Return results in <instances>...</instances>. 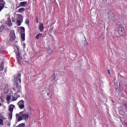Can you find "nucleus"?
<instances>
[{
	"label": "nucleus",
	"mask_w": 127,
	"mask_h": 127,
	"mask_svg": "<svg viewBox=\"0 0 127 127\" xmlns=\"http://www.w3.org/2000/svg\"><path fill=\"white\" fill-rule=\"evenodd\" d=\"M1 106H2V104H1V103L0 102V107H1Z\"/></svg>",
	"instance_id": "obj_33"
},
{
	"label": "nucleus",
	"mask_w": 127,
	"mask_h": 127,
	"mask_svg": "<svg viewBox=\"0 0 127 127\" xmlns=\"http://www.w3.org/2000/svg\"><path fill=\"white\" fill-rule=\"evenodd\" d=\"M21 38L22 41L25 40V33H21Z\"/></svg>",
	"instance_id": "obj_14"
},
{
	"label": "nucleus",
	"mask_w": 127,
	"mask_h": 127,
	"mask_svg": "<svg viewBox=\"0 0 127 127\" xmlns=\"http://www.w3.org/2000/svg\"><path fill=\"white\" fill-rule=\"evenodd\" d=\"M17 23L18 26L21 25V22L19 20H17Z\"/></svg>",
	"instance_id": "obj_20"
},
{
	"label": "nucleus",
	"mask_w": 127,
	"mask_h": 127,
	"mask_svg": "<svg viewBox=\"0 0 127 127\" xmlns=\"http://www.w3.org/2000/svg\"><path fill=\"white\" fill-rule=\"evenodd\" d=\"M25 45H26L25 44H23V46H24L25 47Z\"/></svg>",
	"instance_id": "obj_36"
},
{
	"label": "nucleus",
	"mask_w": 127,
	"mask_h": 127,
	"mask_svg": "<svg viewBox=\"0 0 127 127\" xmlns=\"http://www.w3.org/2000/svg\"><path fill=\"white\" fill-rule=\"evenodd\" d=\"M52 80L54 81V80H55L56 77H55V73H54L52 76Z\"/></svg>",
	"instance_id": "obj_21"
},
{
	"label": "nucleus",
	"mask_w": 127,
	"mask_h": 127,
	"mask_svg": "<svg viewBox=\"0 0 127 127\" xmlns=\"http://www.w3.org/2000/svg\"><path fill=\"white\" fill-rule=\"evenodd\" d=\"M111 15H112V17H114V13H111Z\"/></svg>",
	"instance_id": "obj_31"
},
{
	"label": "nucleus",
	"mask_w": 127,
	"mask_h": 127,
	"mask_svg": "<svg viewBox=\"0 0 127 127\" xmlns=\"http://www.w3.org/2000/svg\"><path fill=\"white\" fill-rule=\"evenodd\" d=\"M3 29V28L2 26L0 27V32H1Z\"/></svg>",
	"instance_id": "obj_27"
},
{
	"label": "nucleus",
	"mask_w": 127,
	"mask_h": 127,
	"mask_svg": "<svg viewBox=\"0 0 127 127\" xmlns=\"http://www.w3.org/2000/svg\"><path fill=\"white\" fill-rule=\"evenodd\" d=\"M0 125L3 126V120L2 119H0Z\"/></svg>",
	"instance_id": "obj_24"
},
{
	"label": "nucleus",
	"mask_w": 127,
	"mask_h": 127,
	"mask_svg": "<svg viewBox=\"0 0 127 127\" xmlns=\"http://www.w3.org/2000/svg\"><path fill=\"white\" fill-rule=\"evenodd\" d=\"M36 23H38V22H39V21H38V18H37L36 19Z\"/></svg>",
	"instance_id": "obj_29"
},
{
	"label": "nucleus",
	"mask_w": 127,
	"mask_h": 127,
	"mask_svg": "<svg viewBox=\"0 0 127 127\" xmlns=\"http://www.w3.org/2000/svg\"><path fill=\"white\" fill-rule=\"evenodd\" d=\"M124 106H125V108H126V109H127V104H125Z\"/></svg>",
	"instance_id": "obj_30"
},
{
	"label": "nucleus",
	"mask_w": 127,
	"mask_h": 127,
	"mask_svg": "<svg viewBox=\"0 0 127 127\" xmlns=\"http://www.w3.org/2000/svg\"><path fill=\"white\" fill-rule=\"evenodd\" d=\"M16 100H17V98H15V97H12V102H14V101H16Z\"/></svg>",
	"instance_id": "obj_22"
},
{
	"label": "nucleus",
	"mask_w": 127,
	"mask_h": 127,
	"mask_svg": "<svg viewBox=\"0 0 127 127\" xmlns=\"http://www.w3.org/2000/svg\"><path fill=\"white\" fill-rule=\"evenodd\" d=\"M42 36V33H38L35 37L36 39H39V37H41Z\"/></svg>",
	"instance_id": "obj_19"
},
{
	"label": "nucleus",
	"mask_w": 127,
	"mask_h": 127,
	"mask_svg": "<svg viewBox=\"0 0 127 127\" xmlns=\"http://www.w3.org/2000/svg\"><path fill=\"white\" fill-rule=\"evenodd\" d=\"M16 85L17 89V93H20V92H21V86H19L17 82H16Z\"/></svg>",
	"instance_id": "obj_9"
},
{
	"label": "nucleus",
	"mask_w": 127,
	"mask_h": 127,
	"mask_svg": "<svg viewBox=\"0 0 127 127\" xmlns=\"http://www.w3.org/2000/svg\"><path fill=\"white\" fill-rule=\"evenodd\" d=\"M39 28L40 32H42L43 31V29H44V27H43V23H41L39 26Z\"/></svg>",
	"instance_id": "obj_11"
},
{
	"label": "nucleus",
	"mask_w": 127,
	"mask_h": 127,
	"mask_svg": "<svg viewBox=\"0 0 127 127\" xmlns=\"http://www.w3.org/2000/svg\"><path fill=\"white\" fill-rule=\"evenodd\" d=\"M26 24L28 25L29 24V20L28 19L26 20Z\"/></svg>",
	"instance_id": "obj_26"
},
{
	"label": "nucleus",
	"mask_w": 127,
	"mask_h": 127,
	"mask_svg": "<svg viewBox=\"0 0 127 127\" xmlns=\"http://www.w3.org/2000/svg\"><path fill=\"white\" fill-rule=\"evenodd\" d=\"M29 115L27 114H23L22 115V117L23 118V120H27V119H28Z\"/></svg>",
	"instance_id": "obj_13"
},
{
	"label": "nucleus",
	"mask_w": 127,
	"mask_h": 127,
	"mask_svg": "<svg viewBox=\"0 0 127 127\" xmlns=\"http://www.w3.org/2000/svg\"><path fill=\"white\" fill-rule=\"evenodd\" d=\"M8 126H9V124H8Z\"/></svg>",
	"instance_id": "obj_40"
},
{
	"label": "nucleus",
	"mask_w": 127,
	"mask_h": 127,
	"mask_svg": "<svg viewBox=\"0 0 127 127\" xmlns=\"http://www.w3.org/2000/svg\"><path fill=\"white\" fill-rule=\"evenodd\" d=\"M3 65H4V62H2L0 65V71H3Z\"/></svg>",
	"instance_id": "obj_12"
},
{
	"label": "nucleus",
	"mask_w": 127,
	"mask_h": 127,
	"mask_svg": "<svg viewBox=\"0 0 127 127\" xmlns=\"http://www.w3.org/2000/svg\"><path fill=\"white\" fill-rule=\"evenodd\" d=\"M9 40L12 42L14 39H15V34H14V31H11L9 35Z\"/></svg>",
	"instance_id": "obj_1"
},
{
	"label": "nucleus",
	"mask_w": 127,
	"mask_h": 127,
	"mask_svg": "<svg viewBox=\"0 0 127 127\" xmlns=\"http://www.w3.org/2000/svg\"><path fill=\"white\" fill-rule=\"evenodd\" d=\"M7 21H8V26H11V25H12V23L11 22V20L10 19V18H9V17L8 18Z\"/></svg>",
	"instance_id": "obj_15"
},
{
	"label": "nucleus",
	"mask_w": 127,
	"mask_h": 127,
	"mask_svg": "<svg viewBox=\"0 0 127 127\" xmlns=\"http://www.w3.org/2000/svg\"><path fill=\"white\" fill-rule=\"evenodd\" d=\"M0 101L1 102V103H3L4 102V100L3 98H2V96H0Z\"/></svg>",
	"instance_id": "obj_25"
},
{
	"label": "nucleus",
	"mask_w": 127,
	"mask_h": 127,
	"mask_svg": "<svg viewBox=\"0 0 127 127\" xmlns=\"http://www.w3.org/2000/svg\"><path fill=\"white\" fill-rule=\"evenodd\" d=\"M17 122H20L21 121H22L23 120V118L21 116H19V114H16V118H17Z\"/></svg>",
	"instance_id": "obj_10"
},
{
	"label": "nucleus",
	"mask_w": 127,
	"mask_h": 127,
	"mask_svg": "<svg viewBox=\"0 0 127 127\" xmlns=\"http://www.w3.org/2000/svg\"><path fill=\"white\" fill-rule=\"evenodd\" d=\"M25 10V9L23 7L20 8L18 10V12L21 13V12H23Z\"/></svg>",
	"instance_id": "obj_18"
},
{
	"label": "nucleus",
	"mask_w": 127,
	"mask_h": 127,
	"mask_svg": "<svg viewBox=\"0 0 127 127\" xmlns=\"http://www.w3.org/2000/svg\"><path fill=\"white\" fill-rule=\"evenodd\" d=\"M21 33H25V29L23 27H20Z\"/></svg>",
	"instance_id": "obj_17"
},
{
	"label": "nucleus",
	"mask_w": 127,
	"mask_h": 127,
	"mask_svg": "<svg viewBox=\"0 0 127 127\" xmlns=\"http://www.w3.org/2000/svg\"><path fill=\"white\" fill-rule=\"evenodd\" d=\"M12 90H13V91H15V89H14V88H12Z\"/></svg>",
	"instance_id": "obj_32"
},
{
	"label": "nucleus",
	"mask_w": 127,
	"mask_h": 127,
	"mask_svg": "<svg viewBox=\"0 0 127 127\" xmlns=\"http://www.w3.org/2000/svg\"><path fill=\"white\" fill-rule=\"evenodd\" d=\"M119 33L121 36H125L126 33H125V29L124 28H119L118 29Z\"/></svg>",
	"instance_id": "obj_5"
},
{
	"label": "nucleus",
	"mask_w": 127,
	"mask_h": 127,
	"mask_svg": "<svg viewBox=\"0 0 127 127\" xmlns=\"http://www.w3.org/2000/svg\"><path fill=\"white\" fill-rule=\"evenodd\" d=\"M108 74H109L110 75H111V71L110 70V69L108 70Z\"/></svg>",
	"instance_id": "obj_28"
},
{
	"label": "nucleus",
	"mask_w": 127,
	"mask_h": 127,
	"mask_svg": "<svg viewBox=\"0 0 127 127\" xmlns=\"http://www.w3.org/2000/svg\"><path fill=\"white\" fill-rule=\"evenodd\" d=\"M5 5V1L3 0H0V12L4 8Z\"/></svg>",
	"instance_id": "obj_4"
},
{
	"label": "nucleus",
	"mask_w": 127,
	"mask_h": 127,
	"mask_svg": "<svg viewBox=\"0 0 127 127\" xmlns=\"http://www.w3.org/2000/svg\"><path fill=\"white\" fill-rule=\"evenodd\" d=\"M9 100H10V95H8L6 97V101H7V102H8L9 101Z\"/></svg>",
	"instance_id": "obj_23"
},
{
	"label": "nucleus",
	"mask_w": 127,
	"mask_h": 127,
	"mask_svg": "<svg viewBox=\"0 0 127 127\" xmlns=\"http://www.w3.org/2000/svg\"><path fill=\"white\" fill-rule=\"evenodd\" d=\"M17 52L16 53V59L18 63L20 64V62L21 61V56H20V53H19V51H18V49H17Z\"/></svg>",
	"instance_id": "obj_3"
},
{
	"label": "nucleus",
	"mask_w": 127,
	"mask_h": 127,
	"mask_svg": "<svg viewBox=\"0 0 127 127\" xmlns=\"http://www.w3.org/2000/svg\"><path fill=\"white\" fill-rule=\"evenodd\" d=\"M14 108H15V106L13 104H10L8 106V111L10 113H13V110H14Z\"/></svg>",
	"instance_id": "obj_6"
},
{
	"label": "nucleus",
	"mask_w": 127,
	"mask_h": 127,
	"mask_svg": "<svg viewBox=\"0 0 127 127\" xmlns=\"http://www.w3.org/2000/svg\"><path fill=\"white\" fill-rule=\"evenodd\" d=\"M17 105L21 110H22V109H24V101L23 100H20L18 103Z\"/></svg>",
	"instance_id": "obj_2"
},
{
	"label": "nucleus",
	"mask_w": 127,
	"mask_h": 127,
	"mask_svg": "<svg viewBox=\"0 0 127 127\" xmlns=\"http://www.w3.org/2000/svg\"><path fill=\"white\" fill-rule=\"evenodd\" d=\"M8 126H9V124H8Z\"/></svg>",
	"instance_id": "obj_39"
},
{
	"label": "nucleus",
	"mask_w": 127,
	"mask_h": 127,
	"mask_svg": "<svg viewBox=\"0 0 127 127\" xmlns=\"http://www.w3.org/2000/svg\"><path fill=\"white\" fill-rule=\"evenodd\" d=\"M112 102H113V103H115V102H114V101H113Z\"/></svg>",
	"instance_id": "obj_38"
},
{
	"label": "nucleus",
	"mask_w": 127,
	"mask_h": 127,
	"mask_svg": "<svg viewBox=\"0 0 127 127\" xmlns=\"http://www.w3.org/2000/svg\"><path fill=\"white\" fill-rule=\"evenodd\" d=\"M12 22H15V21L13 20V19H12Z\"/></svg>",
	"instance_id": "obj_35"
},
{
	"label": "nucleus",
	"mask_w": 127,
	"mask_h": 127,
	"mask_svg": "<svg viewBox=\"0 0 127 127\" xmlns=\"http://www.w3.org/2000/svg\"><path fill=\"white\" fill-rule=\"evenodd\" d=\"M20 77H21V74L18 73L17 75V76L16 77H14V79H16V81H18L20 84H21V78H20Z\"/></svg>",
	"instance_id": "obj_7"
},
{
	"label": "nucleus",
	"mask_w": 127,
	"mask_h": 127,
	"mask_svg": "<svg viewBox=\"0 0 127 127\" xmlns=\"http://www.w3.org/2000/svg\"><path fill=\"white\" fill-rule=\"evenodd\" d=\"M20 115H21V114H22V112H21L19 113Z\"/></svg>",
	"instance_id": "obj_34"
},
{
	"label": "nucleus",
	"mask_w": 127,
	"mask_h": 127,
	"mask_svg": "<svg viewBox=\"0 0 127 127\" xmlns=\"http://www.w3.org/2000/svg\"><path fill=\"white\" fill-rule=\"evenodd\" d=\"M8 116L9 120L11 121V120H12V112H9L8 114Z\"/></svg>",
	"instance_id": "obj_16"
},
{
	"label": "nucleus",
	"mask_w": 127,
	"mask_h": 127,
	"mask_svg": "<svg viewBox=\"0 0 127 127\" xmlns=\"http://www.w3.org/2000/svg\"><path fill=\"white\" fill-rule=\"evenodd\" d=\"M26 4H27V1L20 2L19 3L18 7H17L16 8H18L21 7H24V6H25V5H26Z\"/></svg>",
	"instance_id": "obj_8"
},
{
	"label": "nucleus",
	"mask_w": 127,
	"mask_h": 127,
	"mask_svg": "<svg viewBox=\"0 0 127 127\" xmlns=\"http://www.w3.org/2000/svg\"><path fill=\"white\" fill-rule=\"evenodd\" d=\"M0 53H1V51H0Z\"/></svg>",
	"instance_id": "obj_37"
}]
</instances>
